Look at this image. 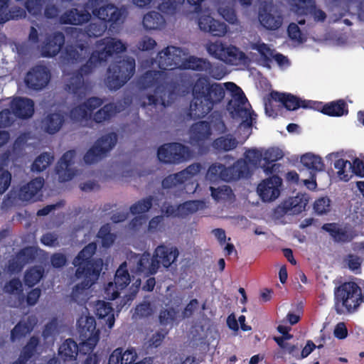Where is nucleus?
Segmentation results:
<instances>
[{"mask_svg": "<svg viewBox=\"0 0 364 364\" xmlns=\"http://www.w3.org/2000/svg\"><path fill=\"white\" fill-rule=\"evenodd\" d=\"M187 79H182L183 83L191 87L192 100L190 102L188 115L191 119L196 120L205 117L225 97L224 87L231 92L232 99L227 105V109L233 117H242L250 114V110L244 107L247 99L242 90L235 83L228 82L224 86L220 83H210L205 75H198L194 80L192 77L185 76Z\"/></svg>", "mask_w": 364, "mask_h": 364, "instance_id": "nucleus-1", "label": "nucleus"}, {"mask_svg": "<svg viewBox=\"0 0 364 364\" xmlns=\"http://www.w3.org/2000/svg\"><path fill=\"white\" fill-rule=\"evenodd\" d=\"M181 50L178 47H166L157 55L158 67L160 70H147L138 78L136 85L139 89L154 90V94L146 96V101L141 103V107H156L160 105L166 107L173 102L174 87L168 81L167 71L181 66Z\"/></svg>", "mask_w": 364, "mask_h": 364, "instance_id": "nucleus-2", "label": "nucleus"}, {"mask_svg": "<svg viewBox=\"0 0 364 364\" xmlns=\"http://www.w3.org/2000/svg\"><path fill=\"white\" fill-rule=\"evenodd\" d=\"M97 46H103V48L92 51L85 63L73 73L65 85V90L77 100L84 99L90 89L88 83L85 82L84 76L91 74L99 65L106 62L113 54L126 50L125 45L120 40L114 38L101 39L97 41Z\"/></svg>", "mask_w": 364, "mask_h": 364, "instance_id": "nucleus-3", "label": "nucleus"}, {"mask_svg": "<svg viewBox=\"0 0 364 364\" xmlns=\"http://www.w3.org/2000/svg\"><path fill=\"white\" fill-rule=\"evenodd\" d=\"M97 248L95 242H90L78 252L73 262L76 267L75 276L81 282L73 287L70 298L73 301L79 304L85 303V290L90 289L97 281L102 269V259L93 258Z\"/></svg>", "mask_w": 364, "mask_h": 364, "instance_id": "nucleus-4", "label": "nucleus"}, {"mask_svg": "<svg viewBox=\"0 0 364 364\" xmlns=\"http://www.w3.org/2000/svg\"><path fill=\"white\" fill-rule=\"evenodd\" d=\"M252 176L250 167L243 159H237L228 167L220 163L212 164L206 173V178L212 183L220 181L232 182L240 178H249Z\"/></svg>", "mask_w": 364, "mask_h": 364, "instance_id": "nucleus-5", "label": "nucleus"}, {"mask_svg": "<svg viewBox=\"0 0 364 364\" xmlns=\"http://www.w3.org/2000/svg\"><path fill=\"white\" fill-rule=\"evenodd\" d=\"M334 295V309L338 314L353 312L362 301L361 289L353 282H344L336 288Z\"/></svg>", "mask_w": 364, "mask_h": 364, "instance_id": "nucleus-6", "label": "nucleus"}, {"mask_svg": "<svg viewBox=\"0 0 364 364\" xmlns=\"http://www.w3.org/2000/svg\"><path fill=\"white\" fill-rule=\"evenodd\" d=\"M135 60L127 57L110 64L107 70L105 84L111 90L123 87L135 73Z\"/></svg>", "mask_w": 364, "mask_h": 364, "instance_id": "nucleus-7", "label": "nucleus"}, {"mask_svg": "<svg viewBox=\"0 0 364 364\" xmlns=\"http://www.w3.org/2000/svg\"><path fill=\"white\" fill-rule=\"evenodd\" d=\"M273 102H279L287 110L294 111L299 108H313L311 100H301V98L286 92H279L272 90L264 101V109L266 114L269 117H275L277 114V110L273 108Z\"/></svg>", "mask_w": 364, "mask_h": 364, "instance_id": "nucleus-8", "label": "nucleus"}, {"mask_svg": "<svg viewBox=\"0 0 364 364\" xmlns=\"http://www.w3.org/2000/svg\"><path fill=\"white\" fill-rule=\"evenodd\" d=\"M77 331L80 340V350L93 351L100 340V331L96 328V321L93 316H80L77 321Z\"/></svg>", "mask_w": 364, "mask_h": 364, "instance_id": "nucleus-9", "label": "nucleus"}, {"mask_svg": "<svg viewBox=\"0 0 364 364\" xmlns=\"http://www.w3.org/2000/svg\"><path fill=\"white\" fill-rule=\"evenodd\" d=\"M191 156L188 146L178 142H171L158 148V159L164 164H178L187 161Z\"/></svg>", "mask_w": 364, "mask_h": 364, "instance_id": "nucleus-10", "label": "nucleus"}, {"mask_svg": "<svg viewBox=\"0 0 364 364\" xmlns=\"http://www.w3.org/2000/svg\"><path fill=\"white\" fill-rule=\"evenodd\" d=\"M117 135L110 132L99 138L83 156L86 164H92L104 158L116 145Z\"/></svg>", "mask_w": 364, "mask_h": 364, "instance_id": "nucleus-11", "label": "nucleus"}, {"mask_svg": "<svg viewBox=\"0 0 364 364\" xmlns=\"http://www.w3.org/2000/svg\"><path fill=\"white\" fill-rule=\"evenodd\" d=\"M207 50L215 58L230 64H234L245 56V54L240 52L237 47L227 46L219 41L210 43L207 46Z\"/></svg>", "mask_w": 364, "mask_h": 364, "instance_id": "nucleus-12", "label": "nucleus"}, {"mask_svg": "<svg viewBox=\"0 0 364 364\" xmlns=\"http://www.w3.org/2000/svg\"><path fill=\"white\" fill-rule=\"evenodd\" d=\"M130 269L132 272L145 276L154 275L157 273V262L151 257V254L145 252L143 254L134 253L129 260Z\"/></svg>", "mask_w": 364, "mask_h": 364, "instance_id": "nucleus-13", "label": "nucleus"}, {"mask_svg": "<svg viewBox=\"0 0 364 364\" xmlns=\"http://www.w3.org/2000/svg\"><path fill=\"white\" fill-rule=\"evenodd\" d=\"M258 18L260 24L267 30L279 29L284 20L282 11L274 5H265L259 9Z\"/></svg>", "mask_w": 364, "mask_h": 364, "instance_id": "nucleus-14", "label": "nucleus"}, {"mask_svg": "<svg viewBox=\"0 0 364 364\" xmlns=\"http://www.w3.org/2000/svg\"><path fill=\"white\" fill-rule=\"evenodd\" d=\"M131 278L127 269L126 262H122L117 269L114 283L109 282L105 287V294L110 300H114L119 296V290L125 289L130 283Z\"/></svg>", "mask_w": 364, "mask_h": 364, "instance_id": "nucleus-15", "label": "nucleus"}, {"mask_svg": "<svg viewBox=\"0 0 364 364\" xmlns=\"http://www.w3.org/2000/svg\"><path fill=\"white\" fill-rule=\"evenodd\" d=\"M50 79V73L44 65L33 67L26 74L24 82L26 87L33 90H41L47 86Z\"/></svg>", "mask_w": 364, "mask_h": 364, "instance_id": "nucleus-16", "label": "nucleus"}, {"mask_svg": "<svg viewBox=\"0 0 364 364\" xmlns=\"http://www.w3.org/2000/svg\"><path fill=\"white\" fill-rule=\"evenodd\" d=\"M191 139L198 146V151L200 154H206L209 151V147L203 145V142L210 139L212 135L210 123L206 121H199L191 127Z\"/></svg>", "mask_w": 364, "mask_h": 364, "instance_id": "nucleus-17", "label": "nucleus"}, {"mask_svg": "<svg viewBox=\"0 0 364 364\" xmlns=\"http://www.w3.org/2000/svg\"><path fill=\"white\" fill-rule=\"evenodd\" d=\"M179 256L178 249L176 246L161 244L158 245L154 252L153 257L159 269L160 267L168 269L175 264Z\"/></svg>", "mask_w": 364, "mask_h": 364, "instance_id": "nucleus-18", "label": "nucleus"}, {"mask_svg": "<svg viewBox=\"0 0 364 364\" xmlns=\"http://www.w3.org/2000/svg\"><path fill=\"white\" fill-rule=\"evenodd\" d=\"M90 54L89 46L83 43H75L67 44L61 56L66 63L77 65L87 60Z\"/></svg>", "mask_w": 364, "mask_h": 364, "instance_id": "nucleus-19", "label": "nucleus"}, {"mask_svg": "<svg viewBox=\"0 0 364 364\" xmlns=\"http://www.w3.org/2000/svg\"><path fill=\"white\" fill-rule=\"evenodd\" d=\"M291 9L298 15L311 14L315 21L323 22L326 13L316 7L314 0H289Z\"/></svg>", "mask_w": 364, "mask_h": 364, "instance_id": "nucleus-20", "label": "nucleus"}, {"mask_svg": "<svg viewBox=\"0 0 364 364\" xmlns=\"http://www.w3.org/2000/svg\"><path fill=\"white\" fill-rule=\"evenodd\" d=\"M282 183V178L276 175L263 180L257 188L262 200L264 202H270L277 198L280 194L279 187Z\"/></svg>", "mask_w": 364, "mask_h": 364, "instance_id": "nucleus-21", "label": "nucleus"}, {"mask_svg": "<svg viewBox=\"0 0 364 364\" xmlns=\"http://www.w3.org/2000/svg\"><path fill=\"white\" fill-rule=\"evenodd\" d=\"M65 36L60 31H55L48 34L41 46V55L46 58L56 56L65 44Z\"/></svg>", "mask_w": 364, "mask_h": 364, "instance_id": "nucleus-22", "label": "nucleus"}, {"mask_svg": "<svg viewBox=\"0 0 364 364\" xmlns=\"http://www.w3.org/2000/svg\"><path fill=\"white\" fill-rule=\"evenodd\" d=\"M91 17L90 12L82 6L66 10L60 16L59 22L63 25L80 26L90 21Z\"/></svg>", "mask_w": 364, "mask_h": 364, "instance_id": "nucleus-23", "label": "nucleus"}, {"mask_svg": "<svg viewBox=\"0 0 364 364\" xmlns=\"http://www.w3.org/2000/svg\"><path fill=\"white\" fill-rule=\"evenodd\" d=\"M75 156V150H69L63 154L55 166V172L60 182L69 181L75 176V171L71 168Z\"/></svg>", "mask_w": 364, "mask_h": 364, "instance_id": "nucleus-24", "label": "nucleus"}, {"mask_svg": "<svg viewBox=\"0 0 364 364\" xmlns=\"http://www.w3.org/2000/svg\"><path fill=\"white\" fill-rule=\"evenodd\" d=\"M312 109L320 111L323 114L330 117H341L348 113V105L343 99L325 104L323 102H314Z\"/></svg>", "mask_w": 364, "mask_h": 364, "instance_id": "nucleus-25", "label": "nucleus"}, {"mask_svg": "<svg viewBox=\"0 0 364 364\" xmlns=\"http://www.w3.org/2000/svg\"><path fill=\"white\" fill-rule=\"evenodd\" d=\"M92 14L102 23H109L110 26L118 24L122 16L121 11L112 4H107L100 8L92 9Z\"/></svg>", "mask_w": 364, "mask_h": 364, "instance_id": "nucleus-26", "label": "nucleus"}, {"mask_svg": "<svg viewBox=\"0 0 364 364\" xmlns=\"http://www.w3.org/2000/svg\"><path fill=\"white\" fill-rule=\"evenodd\" d=\"M198 26L201 31L214 36H223L227 33V25L213 18L210 14H203L198 18Z\"/></svg>", "mask_w": 364, "mask_h": 364, "instance_id": "nucleus-27", "label": "nucleus"}, {"mask_svg": "<svg viewBox=\"0 0 364 364\" xmlns=\"http://www.w3.org/2000/svg\"><path fill=\"white\" fill-rule=\"evenodd\" d=\"M10 107L15 117L19 119H28L34 113V102L29 98L16 97L11 101Z\"/></svg>", "mask_w": 364, "mask_h": 364, "instance_id": "nucleus-28", "label": "nucleus"}, {"mask_svg": "<svg viewBox=\"0 0 364 364\" xmlns=\"http://www.w3.org/2000/svg\"><path fill=\"white\" fill-rule=\"evenodd\" d=\"M43 185V177L35 178L19 188L18 198L23 201H36L38 198L37 195L41 191Z\"/></svg>", "mask_w": 364, "mask_h": 364, "instance_id": "nucleus-29", "label": "nucleus"}, {"mask_svg": "<svg viewBox=\"0 0 364 364\" xmlns=\"http://www.w3.org/2000/svg\"><path fill=\"white\" fill-rule=\"evenodd\" d=\"M307 200L304 196H297L284 201L276 208V213L281 215L299 214L305 210Z\"/></svg>", "mask_w": 364, "mask_h": 364, "instance_id": "nucleus-30", "label": "nucleus"}, {"mask_svg": "<svg viewBox=\"0 0 364 364\" xmlns=\"http://www.w3.org/2000/svg\"><path fill=\"white\" fill-rule=\"evenodd\" d=\"M87 350H80L79 345L72 338L66 339L59 347L58 355L64 361H73L76 360L78 353L86 355Z\"/></svg>", "mask_w": 364, "mask_h": 364, "instance_id": "nucleus-31", "label": "nucleus"}, {"mask_svg": "<svg viewBox=\"0 0 364 364\" xmlns=\"http://www.w3.org/2000/svg\"><path fill=\"white\" fill-rule=\"evenodd\" d=\"M283 157L282 152L275 148H270L266 150L264 154L263 159L265 163L262 165V168L267 175L273 174L275 173L280 166V164H275L277 160Z\"/></svg>", "mask_w": 364, "mask_h": 364, "instance_id": "nucleus-32", "label": "nucleus"}, {"mask_svg": "<svg viewBox=\"0 0 364 364\" xmlns=\"http://www.w3.org/2000/svg\"><path fill=\"white\" fill-rule=\"evenodd\" d=\"M238 144L237 139L232 134H228L215 139L211 146L217 153H225L235 149Z\"/></svg>", "mask_w": 364, "mask_h": 364, "instance_id": "nucleus-33", "label": "nucleus"}, {"mask_svg": "<svg viewBox=\"0 0 364 364\" xmlns=\"http://www.w3.org/2000/svg\"><path fill=\"white\" fill-rule=\"evenodd\" d=\"M65 118L61 113L54 112L48 114L42 121L46 132L54 134L58 132L64 124Z\"/></svg>", "mask_w": 364, "mask_h": 364, "instance_id": "nucleus-34", "label": "nucleus"}, {"mask_svg": "<svg viewBox=\"0 0 364 364\" xmlns=\"http://www.w3.org/2000/svg\"><path fill=\"white\" fill-rule=\"evenodd\" d=\"M114 309L110 303L105 301H97L95 304V314L99 318H107V323L109 328L114 323Z\"/></svg>", "mask_w": 364, "mask_h": 364, "instance_id": "nucleus-35", "label": "nucleus"}, {"mask_svg": "<svg viewBox=\"0 0 364 364\" xmlns=\"http://www.w3.org/2000/svg\"><path fill=\"white\" fill-rule=\"evenodd\" d=\"M164 16L156 11H149L144 16L142 23L146 30H160L165 25Z\"/></svg>", "mask_w": 364, "mask_h": 364, "instance_id": "nucleus-36", "label": "nucleus"}, {"mask_svg": "<svg viewBox=\"0 0 364 364\" xmlns=\"http://www.w3.org/2000/svg\"><path fill=\"white\" fill-rule=\"evenodd\" d=\"M322 229L328 232L336 242H348L353 238L347 230L338 228L336 223L324 224Z\"/></svg>", "mask_w": 364, "mask_h": 364, "instance_id": "nucleus-37", "label": "nucleus"}, {"mask_svg": "<svg viewBox=\"0 0 364 364\" xmlns=\"http://www.w3.org/2000/svg\"><path fill=\"white\" fill-rule=\"evenodd\" d=\"M34 324V323L31 322L30 318H28L27 321H20L11 331V341L15 342L17 340L24 338L33 331Z\"/></svg>", "mask_w": 364, "mask_h": 364, "instance_id": "nucleus-38", "label": "nucleus"}, {"mask_svg": "<svg viewBox=\"0 0 364 364\" xmlns=\"http://www.w3.org/2000/svg\"><path fill=\"white\" fill-rule=\"evenodd\" d=\"M301 163L306 168L314 171H322L325 168L322 158L311 153L302 155Z\"/></svg>", "mask_w": 364, "mask_h": 364, "instance_id": "nucleus-39", "label": "nucleus"}, {"mask_svg": "<svg viewBox=\"0 0 364 364\" xmlns=\"http://www.w3.org/2000/svg\"><path fill=\"white\" fill-rule=\"evenodd\" d=\"M184 69L197 70V71H206L211 65L210 62L203 58H199L195 56H190L182 63Z\"/></svg>", "mask_w": 364, "mask_h": 364, "instance_id": "nucleus-40", "label": "nucleus"}, {"mask_svg": "<svg viewBox=\"0 0 364 364\" xmlns=\"http://www.w3.org/2000/svg\"><path fill=\"white\" fill-rule=\"evenodd\" d=\"M44 275V269L41 266H34L25 272L24 282L26 285L32 287L38 284Z\"/></svg>", "mask_w": 364, "mask_h": 364, "instance_id": "nucleus-41", "label": "nucleus"}, {"mask_svg": "<svg viewBox=\"0 0 364 364\" xmlns=\"http://www.w3.org/2000/svg\"><path fill=\"white\" fill-rule=\"evenodd\" d=\"M117 112V107L114 103H108L104 105L95 113L93 119L97 123L109 120Z\"/></svg>", "mask_w": 364, "mask_h": 364, "instance_id": "nucleus-42", "label": "nucleus"}, {"mask_svg": "<svg viewBox=\"0 0 364 364\" xmlns=\"http://www.w3.org/2000/svg\"><path fill=\"white\" fill-rule=\"evenodd\" d=\"M349 161L343 159H338L334 161L333 166L337 169L338 177L343 181H348L353 177L352 169L349 168Z\"/></svg>", "mask_w": 364, "mask_h": 364, "instance_id": "nucleus-43", "label": "nucleus"}, {"mask_svg": "<svg viewBox=\"0 0 364 364\" xmlns=\"http://www.w3.org/2000/svg\"><path fill=\"white\" fill-rule=\"evenodd\" d=\"M201 205L200 200H188L178 205V218H186L196 213Z\"/></svg>", "mask_w": 364, "mask_h": 364, "instance_id": "nucleus-44", "label": "nucleus"}, {"mask_svg": "<svg viewBox=\"0 0 364 364\" xmlns=\"http://www.w3.org/2000/svg\"><path fill=\"white\" fill-rule=\"evenodd\" d=\"M97 237L101 239V244L103 247H110L116 239V235L111 232L109 224L103 225L98 231Z\"/></svg>", "mask_w": 364, "mask_h": 364, "instance_id": "nucleus-45", "label": "nucleus"}, {"mask_svg": "<svg viewBox=\"0 0 364 364\" xmlns=\"http://www.w3.org/2000/svg\"><path fill=\"white\" fill-rule=\"evenodd\" d=\"M154 198L149 196L145 198L138 200L131 205L129 210L132 215H137L148 212L152 207Z\"/></svg>", "mask_w": 364, "mask_h": 364, "instance_id": "nucleus-46", "label": "nucleus"}, {"mask_svg": "<svg viewBox=\"0 0 364 364\" xmlns=\"http://www.w3.org/2000/svg\"><path fill=\"white\" fill-rule=\"evenodd\" d=\"M39 343L40 340L37 336H31L27 343L23 347L20 356L24 358V360L28 361L34 355Z\"/></svg>", "mask_w": 364, "mask_h": 364, "instance_id": "nucleus-47", "label": "nucleus"}, {"mask_svg": "<svg viewBox=\"0 0 364 364\" xmlns=\"http://www.w3.org/2000/svg\"><path fill=\"white\" fill-rule=\"evenodd\" d=\"M53 160V156L47 152L41 154L31 166L33 171L41 172L46 169Z\"/></svg>", "mask_w": 364, "mask_h": 364, "instance_id": "nucleus-48", "label": "nucleus"}, {"mask_svg": "<svg viewBox=\"0 0 364 364\" xmlns=\"http://www.w3.org/2000/svg\"><path fill=\"white\" fill-rule=\"evenodd\" d=\"M158 5L159 10L168 15H173L177 12L178 7L182 5L184 0H161Z\"/></svg>", "mask_w": 364, "mask_h": 364, "instance_id": "nucleus-49", "label": "nucleus"}, {"mask_svg": "<svg viewBox=\"0 0 364 364\" xmlns=\"http://www.w3.org/2000/svg\"><path fill=\"white\" fill-rule=\"evenodd\" d=\"M107 28V24L100 22H92L85 28V33L89 38L102 36Z\"/></svg>", "mask_w": 364, "mask_h": 364, "instance_id": "nucleus-50", "label": "nucleus"}, {"mask_svg": "<svg viewBox=\"0 0 364 364\" xmlns=\"http://www.w3.org/2000/svg\"><path fill=\"white\" fill-rule=\"evenodd\" d=\"M4 291L5 293L9 294H15L18 297H24L23 293V285L18 278H13L7 282L4 287Z\"/></svg>", "mask_w": 364, "mask_h": 364, "instance_id": "nucleus-51", "label": "nucleus"}, {"mask_svg": "<svg viewBox=\"0 0 364 364\" xmlns=\"http://www.w3.org/2000/svg\"><path fill=\"white\" fill-rule=\"evenodd\" d=\"M45 3L46 0H26L25 8L30 15L38 17L42 15Z\"/></svg>", "mask_w": 364, "mask_h": 364, "instance_id": "nucleus-52", "label": "nucleus"}, {"mask_svg": "<svg viewBox=\"0 0 364 364\" xmlns=\"http://www.w3.org/2000/svg\"><path fill=\"white\" fill-rule=\"evenodd\" d=\"M176 314L177 312L173 307L161 310L159 315V321L164 326L172 324L176 320Z\"/></svg>", "mask_w": 364, "mask_h": 364, "instance_id": "nucleus-53", "label": "nucleus"}, {"mask_svg": "<svg viewBox=\"0 0 364 364\" xmlns=\"http://www.w3.org/2000/svg\"><path fill=\"white\" fill-rule=\"evenodd\" d=\"M244 156L245 159L243 160L246 161L248 166H250V164L255 167L257 166L259 164L262 159V152L256 149H250L246 150V151L244 154ZM250 170L251 171V168H250Z\"/></svg>", "mask_w": 364, "mask_h": 364, "instance_id": "nucleus-54", "label": "nucleus"}, {"mask_svg": "<svg viewBox=\"0 0 364 364\" xmlns=\"http://www.w3.org/2000/svg\"><path fill=\"white\" fill-rule=\"evenodd\" d=\"M70 117L73 120L79 122L82 119H87L90 117V114L86 107V105L82 103L73 107L70 110Z\"/></svg>", "mask_w": 364, "mask_h": 364, "instance_id": "nucleus-55", "label": "nucleus"}, {"mask_svg": "<svg viewBox=\"0 0 364 364\" xmlns=\"http://www.w3.org/2000/svg\"><path fill=\"white\" fill-rule=\"evenodd\" d=\"M349 269L355 273H360L361 270L362 259L353 254H348L344 259Z\"/></svg>", "mask_w": 364, "mask_h": 364, "instance_id": "nucleus-56", "label": "nucleus"}, {"mask_svg": "<svg viewBox=\"0 0 364 364\" xmlns=\"http://www.w3.org/2000/svg\"><path fill=\"white\" fill-rule=\"evenodd\" d=\"M184 181L179 172L171 174L164 178L161 182V186L164 189H169L177 185L183 184Z\"/></svg>", "mask_w": 364, "mask_h": 364, "instance_id": "nucleus-57", "label": "nucleus"}, {"mask_svg": "<svg viewBox=\"0 0 364 364\" xmlns=\"http://www.w3.org/2000/svg\"><path fill=\"white\" fill-rule=\"evenodd\" d=\"M252 48L257 50L263 60L268 63L271 61L273 57L274 50L264 43H257L252 46Z\"/></svg>", "mask_w": 364, "mask_h": 364, "instance_id": "nucleus-58", "label": "nucleus"}, {"mask_svg": "<svg viewBox=\"0 0 364 364\" xmlns=\"http://www.w3.org/2000/svg\"><path fill=\"white\" fill-rule=\"evenodd\" d=\"M14 114L9 109H4L0 112V128H6L14 122Z\"/></svg>", "mask_w": 364, "mask_h": 364, "instance_id": "nucleus-59", "label": "nucleus"}, {"mask_svg": "<svg viewBox=\"0 0 364 364\" xmlns=\"http://www.w3.org/2000/svg\"><path fill=\"white\" fill-rule=\"evenodd\" d=\"M200 170L201 165L199 163H195L191 164L184 170L179 171V173L185 183L186 181L198 174Z\"/></svg>", "mask_w": 364, "mask_h": 364, "instance_id": "nucleus-60", "label": "nucleus"}, {"mask_svg": "<svg viewBox=\"0 0 364 364\" xmlns=\"http://www.w3.org/2000/svg\"><path fill=\"white\" fill-rule=\"evenodd\" d=\"M168 333V331L161 330L152 334L148 341L149 347L156 348L160 346Z\"/></svg>", "mask_w": 364, "mask_h": 364, "instance_id": "nucleus-61", "label": "nucleus"}, {"mask_svg": "<svg viewBox=\"0 0 364 364\" xmlns=\"http://www.w3.org/2000/svg\"><path fill=\"white\" fill-rule=\"evenodd\" d=\"M24 265H26L35 258L34 253L31 247L21 249L15 255Z\"/></svg>", "mask_w": 364, "mask_h": 364, "instance_id": "nucleus-62", "label": "nucleus"}, {"mask_svg": "<svg viewBox=\"0 0 364 364\" xmlns=\"http://www.w3.org/2000/svg\"><path fill=\"white\" fill-rule=\"evenodd\" d=\"M331 200L327 197L320 198L314 202V209L319 215L327 213L329 210Z\"/></svg>", "mask_w": 364, "mask_h": 364, "instance_id": "nucleus-63", "label": "nucleus"}, {"mask_svg": "<svg viewBox=\"0 0 364 364\" xmlns=\"http://www.w3.org/2000/svg\"><path fill=\"white\" fill-rule=\"evenodd\" d=\"M349 168L352 169L353 176L364 178V160L355 158L352 164H349Z\"/></svg>", "mask_w": 364, "mask_h": 364, "instance_id": "nucleus-64", "label": "nucleus"}]
</instances>
